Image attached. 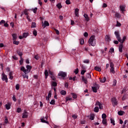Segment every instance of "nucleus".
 I'll return each instance as SVG.
<instances>
[{
    "mask_svg": "<svg viewBox=\"0 0 128 128\" xmlns=\"http://www.w3.org/2000/svg\"><path fill=\"white\" fill-rule=\"evenodd\" d=\"M94 36H91L88 40V44L90 46H96V41L94 40Z\"/></svg>",
    "mask_w": 128,
    "mask_h": 128,
    "instance_id": "1",
    "label": "nucleus"
},
{
    "mask_svg": "<svg viewBox=\"0 0 128 128\" xmlns=\"http://www.w3.org/2000/svg\"><path fill=\"white\" fill-rule=\"evenodd\" d=\"M114 34L118 42H122V38H120V32L118 31H116L114 32Z\"/></svg>",
    "mask_w": 128,
    "mask_h": 128,
    "instance_id": "2",
    "label": "nucleus"
},
{
    "mask_svg": "<svg viewBox=\"0 0 128 128\" xmlns=\"http://www.w3.org/2000/svg\"><path fill=\"white\" fill-rule=\"evenodd\" d=\"M58 76H61L62 78V80H64V78H66V73L64 72H60L58 74Z\"/></svg>",
    "mask_w": 128,
    "mask_h": 128,
    "instance_id": "3",
    "label": "nucleus"
},
{
    "mask_svg": "<svg viewBox=\"0 0 128 128\" xmlns=\"http://www.w3.org/2000/svg\"><path fill=\"white\" fill-rule=\"evenodd\" d=\"M98 88H100V85L96 84L95 86L92 87V92H98Z\"/></svg>",
    "mask_w": 128,
    "mask_h": 128,
    "instance_id": "4",
    "label": "nucleus"
},
{
    "mask_svg": "<svg viewBox=\"0 0 128 128\" xmlns=\"http://www.w3.org/2000/svg\"><path fill=\"white\" fill-rule=\"evenodd\" d=\"M95 106H99V108L100 110H103L104 106H102V103L98 101H96V104H95Z\"/></svg>",
    "mask_w": 128,
    "mask_h": 128,
    "instance_id": "5",
    "label": "nucleus"
},
{
    "mask_svg": "<svg viewBox=\"0 0 128 128\" xmlns=\"http://www.w3.org/2000/svg\"><path fill=\"white\" fill-rule=\"evenodd\" d=\"M2 76V80L3 81L5 80L6 82H8V76L6 75V74H4V73H3Z\"/></svg>",
    "mask_w": 128,
    "mask_h": 128,
    "instance_id": "6",
    "label": "nucleus"
},
{
    "mask_svg": "<svg viewBox=\"0 0 128 128\" xmlns=\"http://www.w3.org/2000/svg\"><path fill=\"white\" fill-rule=\"evenodd\" d=\"M122 43H120L118 47V50L120 52H122V48H124V46L122 45Z\"/></svg>",
    "mask_w": 128,
    "mask_h": 128,
    "instance_id": "7",
    "label": "nucleus"
},
{
    "mask_svg": "<svg viewBox=\"0 0 128 128\" xmlns=\"http://www.w3.org/2000/svg\"><path fill=\"white\" fill-rule=\"evenodd\" d=\"M120 10L122 12H126V6L122 5L120 6Z\"/></svg>",
    "mask_w": 128,
    "mask_h": 128,
    "instance_id": "8",
    "label": "nucleus"
},
{
    "mask_svg": "<svg viewBox=\"0 0 128 128\" xmlns=\"http://www.w3.org/2000/svg\"><path fill=\"white\" fill-rule=\"evenodd\" d=\"M28 116V112L24 111V112L22 113V118H26Z\"/></svg>",
    "mask_w": 128,
    "mask_h": 128,
    "instance_id": "9",
    "label": "nucleus"
},
{
    "mask_svg": "<svg viewBox=\"0 0 128 128\" xmlns=\"http://www.w3.org/2000/svg\"><path fill=\"white\" fill-rule=\"evenodd\" d=\"M50 26V24L48 21H44V24H42V26H44V28H46V26Z\"/></svg>",
    "mask_w": 128,
    "mask_h": 128,
    "instance_id": "10",
    "label": "nucleus"
},
{
    "mask_svg": "<svg viewBox=\"0 0 128 128\" xmlns=\"http://www.w3.org/2000/svg\"><path fill=\"white\" fill-rule=\"evenodd\" d=\"M84 16L86 18V22L90 21V17H88V14H84Z\"/></svg>",
    "mask_w": 128,
    "mask_h": 128,
    "instance_id": "11",
    "label": "nucleus"
},
{
    "mask_svg": "<svg viewBox=\"0 0 128 128\" xmlns=\"http://www.w3.org/2000/svg\"><path fill=\"white\" fill-rule=\"evenodd\" d=\"M20 70H22V72H24V74H26V72H28V70L26 69L24 66H22L20 68Z\"/></svg>",
    "mask_w": 128,
    "mask_h": 128,
    "instance_id": "12",
    "label": "nucleus"
},
{
    "mask_svg": "<svg viewBox=\"0 0 128 128\" xmlns=\"http://www.w3.org/2000/svg\"><path fill=\"white\" fill-rule=\"evenodd\" d=\"M105 40L106 42H110V36L106 35L105 36Z\"/></svg>",
    "mask_w": 128,
    "mask_h": 128,
    "instance_id": "13",
    "label": "nucleus"
},
{
    "mask_svg": "<svg viewBox=\"0 0 128 128\" xmlns=\"http://www.w3.org/2000/svg\"><path fill=\"white\" fill-rule=\"evenodd\" d=\"M82 82H84V83L86 84H88V80H86V78H84V76H82Z\"/></svg>",
    "mask_w": 128,
    "mask_h": 128,
    "instance_id": "14",
    "label": "nucleus"
},
{
    "mask_svg": "<svg viewBox=\"0 0 128 128\" xmlns=\"http://www.w3.org/2000/svg\"><path fill=\"white\" fill-rule=\"evenodd\" d=\"M12 36L13 38V40H16L18 38V36L16 34H12Z\"/></svg>",
    "mask_w": 128,
    "mask_h": 128,
    "instance_id": "15",
    "label": "nucleus"
},
{
    "mask_svg": "<svg viewBox=\"0 0 128 128\" xmlns=\"http://www.w3.org/2000/svg\"><path fill=\"white\" fill-rule=\"evenodd\" d=\"M124 114H126V112H124V111H122V110L118 111V116H124Z\"/></svg>",
    "mask_w": 128,
    "mask_h": 128,
    "instance_id": "16",
    "label": "nucleus"
},
{
    "mask_svg": "<svg viewBox=\"0 0 128 128\" xmlns=\"http://www.w3.org/2000/svg\"><path fill=\"white\" fill-rule=\"evenodd\" d=\"M99 80L100 82L104 83V82H106V77H104L103 78H102V79L100 78H99Z\"/></svg>",
    "mask_w": 128,
    "mask_h": 128,
    "instance_id": "17",
    "label": "nucleus"
},
{
    "mask_svg": "<svg viewBox=\"0 0 128 128\" xmlns=\"http://www.w3.org/2000/svg\"><path fill=\"white\" fill-rule=\"evenodd\" d=\"M11 106L12 105H10V103H8V104H6L5 105L6 110H10Z\"/></svg>",
    "mask_w": 128,
    "mask_h": 128,
    "instance_id": "18",
    "label": "nucleus"
},
{
    "mask_svg": "<svg viewBox=\"0 0 128 128\" xmlns=\"http://www.w3.org/2000/svg\"><path fill=\"white\" fill-rule=\"evenodd\" d=\"M16 53L18 54V56H20V58H22V54H23L22 52H20V50H17Z\"/></svg>",
    "mask_w": 128,
    "mask_h": 128,
    "instance_id": "19",
    "label": "nucleus"
},
{
    "mask_svg": "<svg viewBox=\"0 0 128 128\" xmlns=\"http://www.w3.org/2000/svg\"><path fill=\"white\" fill-rule=\"evenodd\" d=\"M112 100L115 106H116V104H118V102H116V98H113Z\"/></svg>",
    "mask_w": 128,
    "mask_h": 128,
    "instance_id": "20",
    "label": "nucleus"
},
{
    "mask_svg": "<svg viewBox=\"0 0 128 128\" xmlns=\"http://www.w3.org/2000/svg\"><path fill=\"white\" fill-rule=\"evenodd\" d=\"M80 11V10L78 8L75 9V16H78V12Z\"/></svg>",
    "mask_w": 128,
    "mask_h": 128,
    "instance_id": "21",
    "label": "nucleus"
},
{
    "mask_svg": "<svg viewBox=\"0 0 128 128\" xmlns=\"http://www.w3.org/2000/svg\"><path fill=\"white\" fill-rule=\"evenodd\" d=\"M128 96L126 94H124L122 98V100H126L128 98Z\"/></svg>",
    "mask_w": 128,
    "mask_h": 128,
    "instance_id": "22",
    "label": "nucleus"
},
{
    "mask_svg": "<svg viewBox=\"0 0 128 128\" xmlns=\"http://www.w3.org/2000/svg\"><path fill=\"white\" fill-rule=\"evenodd\" d=\"M60 94H62V96H66V92L64 90H62L60 91Z\"/></svg>",
    "mask_w": 128,
    "mask_h": 128,
    "instance_id": "23",
    "label": "nucleus"
},
{
    "mask_svg": "<svg viewBox=\"0 0 128 128\" xmlns=\"http://www.w3.org/2000/svg\"><path fill=\"white\" fill-rule=\"evenodd\" d=\"M94 70H96L97 72H102V69H100V68L97 66H95Z\"/></svg>",
    "mask_w": 128,
    "mask_h": 128,
    "instance_id": "24",
    "label": "nucleus"
},
{
    "mask_svg": "<svg viewBox=\"0 0 128 128\" xmlns=\"http://www.w3.org/2000/svg\"><path fill=\"white\" fill-rule=\"evenodd\" d=\"M99 110H100V108H98V106H96L94 108V112H98Z\"/></svg>",
    "mask_w": 128,
    "mask_h": 128,
    "instance_id": "25",
    "label": "nucleus"
},
{
    "mask_svg": "<svg viewBox=\"0 0 128 128\" xmlns=\"http://www.w3.org/2000/svg\"><path fill=\"white\" fill-rule=\"evenodd\" d=\"M40 120L42 122H44L45 124H48V122L45 120L44 118H41Z\"/></svg>",
    "mask_w": 128,
    "mask_h": 128,
    "instance_id": "26",
    "label": "nucleus"
},
{
    "mask_svg": "<svg viewBox=\"0 0 128 128\" xmlns=\"http://www.w3.org/2000/svg\"><path fill=\"white\" fill-rule=\"evenodd\" d=\"M44 74H45V78H48V70H45Z\"/></svg>",
    "mask_w": 128,
    "mask_h": 128,
    "instance_id": "27",
    "label": "nucleus"
},
{
    "mask_svg": "<svg viewBox=\"0 0 128 128\" xmlns=\"http://www.w3.org/2000/svg\"><path fill=\"white\" fill-rule=\"evenodd\" d=\"M31 28H36V24L34 22H32Z\"/></svg>",
    "mask_w": 128,
    "mask_h": 128,
    "instance_id": "28",
    "label": "nucleus"
},
{
    "mask_svg": "<svg viewBox=\"0 0 128 128\" xmlns=\"http://www.w3.org/2000/svg\"><path fill=\"white\" fill-rule=\"evenodd\" d=\"M56 6H57V8H58L59 10H60V8H62V4L60 3H58V4H56Z\"/></svg>",
    "mask_w": 128,
    "mask_h": 128,
    "instance_id": "29",
    "label": "nucleus"
},
{
    "mask_svg": "<svg viewBox=\"0 0 128 128\" xmlns=\"http://www.w3.org/2000/svg\"><path fill=\"white\" fill-rule=\"evenodd\" d=\"M13 44H16V46H18L20 44V42L16 41V40H14Z\"/></svg>",
    "mask_w": 128,
    "mask_h": 128,
    "instance_id": "30",
    "label": "nucleus"
},
{
    "mask_svg": "<svg viewBox=\"0 0 128 128\" xmlns=\"http://www.w3.org/2000/svg\"><path fill=\"white\" fill-rule=\"evenodd\" d=\"M86 78H92V76L90 75V73H88L86 74Z\"/></svg>",
    "mask_w": 128,
    "mask_h": 128,
    "instance_id": "31",
    "label": "nucleus"
},
{
    "mask_svg": "<svg viewBox=\"0 0 128 128\" xmlns=\"http://www.w3.org/2000/svg\"><path fill=\"white\" fill-rule=\"evenodd\" d=\"M71 96H72L73 98H78L76 94L74 93H71Z\"/></svg>",
    "mask_w": 128,
    "mask_h": 128,
    "instance_id": "32",
    "label": "nucleus"
},
{
    "mask_svg": "<svg viewBox=\"0 0 128 128\" xmlns=\"http://www.w3.org/2000/svg\"><path fill=\"white\" fill-rule=\"evenodd\" d=\"M126 40V36H124L123 37L122 40V42H120V44H123L124 42V41Z\"/></svg>",
    "mask_w": 128,
    "mask_h": 128,
    "instance_id": "33",
    "label": "nucleus"
},
{
    "mask_svg": "<svg viewBox=\"0 0 128 128\" xmlns=\"http://www.w3.org/2000/svg\"><path fill=\"white\" fill-rule=\"evenodd\" d=\"M28 36V32H24L22 34L23 38H26Z\"/></svg>",
    "mask_w": 128,
    "mask_h": 128,
    "instance_id": "34",
    "label": "nucleus"
},
{
    "mask_svg": "<svg viewBox=\"0 0 128 128\" xmlns=\"http://www.w3.org/2000/svg\"><path fill=\"white\" fill-rule=\"evenodd\" d=\"M80 44H84V38H80Z\"/></svg>",
    "mask_w": 128,
    "mask_h": 128,
    "instance_id": "35",
    "label": "nucleus"
},
{
    "mask_svg": "<svg viewBox=\"0 0 128 128\" xmlns=\"http://www.w3.org/2000/svg\"><path fill=\"white\" fill-rule=\"evenodd\" d=\"M110 72L112 74H116V72L114 71V68H110Z\"/></svg>",
    "mask_w": 128,
    "mask_h": 128,
    "instance_id": "36",
    "label": "nucleus"
},
{
    "mask_svg": "<svg viewBox=\"0 0 128 128\" xmlns=\"http://www.w3.org/2000/svg\"><path fill=\"white\" fill-rule=\"evenodd\" d=\"M28 10L27 9H25L24 10V14L25 16H28Z\"/></svg>",
    "mask_w": 128,
    "mask_h": 128,
    "instance_id": "37",
    "label": "nucleus"
},
{
    "mask_svg": "<svg viewBox=\"0 0 128 128\" xmlns=\"http://www.w3.org/2000/svg\"><path fill=\"white\" fill-rule=\"evenodd\" d=\"M102 120H106V114H102Z\"/></svg>",
    "mask_w": 128,
    "mask_h": 128,
    "instance_id": "38",
    "label": "nucleus"
},
{
    "mask_svg": "<svg viewBox=\"0 0 128 128\" xmlns=\"http://www.w3.org/2000/svg\"><path fill=\"white\" fill-rule=\"evenodd\" d=\"M50 104L52 105L56 104V100H52L50 102Z\"/></svg>",
    "mask_w": 128,
    "mask_h": 128,
    "instance_id": "39",
    "label": "nucleus"
},
{
    "mask_svg": "<svg viewBox=\"0 0 128 128\" xmlns=\"http://www.w3.org/2000/svg\"><path fill=\"white\" fill-rule=\"evenodd\" d=\"M22 76H23V78H27V80H28V75H26V74H22Z\"/></svg>",
    "mask_w": 128,
    "mask_h": 128,
    "instance_id": "40",
    "label": "nucleus"
},
{
    "mask_svg": "<svg viewBox=\"0 0 128 128\" xmlns=\"http://www.w3.org/2000/svg\"><path fill=\"white\" fill-rule=\"evenodd\" d=\"M52 86H58V83H56V82H52Z\"/></svg>",
    "mask_w": 128,
    "mask_h": 128,
    "instance_id": "41",
    "label": "nucleus"
},
{
    "mask_svg": "<svg viewBox=\"0 0 128 128\" xmlns=\"http://www.w3.org/2000/svg\"><path fill=\"white\" fill-rule=\"evenodd\" d=\"M110 122L111 124H112L114 126L116 125V124L114 123V120L112 118H110Z\"/></svg>",
    "mask_w": 128,
    "mask_h": 128,
    "instance_id": "42",
    "label": "nucleus"
},
{
    "mask_svg": "<svg viewBox=\"0 0 128 128\" xmlns=\"http://www.w3.org/2000/svg\"><path fill=\"white\" fill-rule=\"evenodd\" d=\"M33 34L34 36H38V32L36 31V30H34L33 31Z\"/></svg>",
    "mask_w": 128,
    "mask_h": 128,
    "instance_id": "43",
    "label": "nucleus"
},
{
    "mask_svg": "<svg viewBox=\"0 0 128 128\" xmlns=\"http://www.w3.org/2000/svg\"><path fill=\"white\" fill-rule=\"evenodd\" d=\"M26 68L28 70H32V66H30L27 65V66H26Z\"/></svg>",
    "mask_w": 128,
    "mask_h": 128,
    "instance_id": "44",
    "label": "nucleus"
},
{
    "mask_svg": "<svg viewBox=\"0 0 128 128\" xmlns=\"http://www.w3.org/2000/svg\"><path fill=\"white\" fill-rule=\"evenodd\" d=\"M16 89L17 90H20V84H16Z\"/></svg>",
    "mask_w": 128,
    "mask_h": 128,
    "instance_id": "45",
    "label": "nucleus"
},
{
    "mask_svg": "<svg viewBox=\"0 0 128 128\" xmlns=\"http://www.w3.org/2000/svg\"><path fill=\"white\" fill-rule=\"evenodd\" d=\"M24 62V58H20V64H22Z\"/></svg>",
    "mask_w": 128,
    "mask_h": 128,
    "instance_id": "46",
    "label": "nucleus"
},
{
    "mask_svg": "<svg viewBox=\"0 0 128 128\" xmlns=\"http://www.w3.org/2000/svg\"><path fill=\"white\" fill-rule=\"evenodd\" d=\"M109 52H111L112 54V52H114V49L113 48H110Z\"/></svg>",
    "mask_w": 128,
    "mask_h": 128,
    "instance_id": "47",
    "label": "nucleus"
},
{
    "mask_svg": "<svg viewBox=\"0 0 128 128\" xmlns=\"http://www.w3.org/2000/svg\"><path fill=\"white\" fill-rule=\"evenodd\" d=\"M90 120H94V114L90 116Z\"/></svg>",
    "mask_w": 128,
    "mask_h": 128,
    "instance_id": "48",
    "label": "nucleus"
},
{
    "mask_svg": "<svg viewBox=\"0 0 128 128\" xmlns=\"http://www.w3.org/2000/svg\"><path fill=\"white\" fill-rule=\"evenodd\" d=\"M34 58L35 60H38L40 59V56H38V55H36L34 56Z\"/></svg>",
    "mask_w": 128,
    "mask_h": 128,
    "instance_id": "49",
    "label": "nucleus"
},
{
    "mask_svg": "<svg viewBox=\"0 0 128 128\" xmlns=\"http://www.w3.org/2000/svg\"><path fill=\"white\" fill-rule=\"evenodd\" d=\"M102 122L103 124H106V120L102 119Z\"/></svg>",
    "mask_w": 128,
    "mask_h": 128,
    "instance_id": "50",
    "label": "nucleus"
},
{
    "mask_svg": "<svg viewBox=\"0 0 128 128\" xmlns=\"http://www.w3.org/2000/svg\"><path fill=\"white\" fill-rule=\"evenodd\" d=\"M114 63L112 62H110V68H114Z\"/></svg>",
    "mask_w": 128,
    "mask_h": 128,
    "instance_id": "51",
    "label": "nucleus"
},
{
    "mask_svg": "<svg viewBox=\"0 0 128 128\" xmlns=\"http://www.w3.org/2000/svg\"><path fill=\"white\" fill-rule=\"evenodd\" d=\"M72 100V98H70V97H66V102H68V100Z\"/></svg>",
    "mask_w": 128,
    "mask_h": 128,
    "instance_id": "52",
    "label": "nucleus"
},
{
    "mask_svg": "<svg viewBox=\"0 0 128 128\" xmlns=\"http://www.w3.org/2000/svg\"><path fill=\"white\" fill-rule=\"evenodd\" d=\"M84 64H90V60H84Z\"/></svg>",
    "mask_w": 128,
    "mask_h": 128,
    "instance_id": "53",
    "label": "nucleus"
},
{
    "mask_svg": "<svg viewBox=\"0 0 128 128\" xmlns=\"http://www.w3.org/2000/svg\"><path fill=\"white\" fill-rule=\"evenodd\" d=\"M115 16H116V18H118L120 17V14H118V12L116 13Z\"/></svg>",
    "mask_w": 128,
    "mask_h": 128,
    "instance_id": "54",
    "label": "nucleus"
},
{
    "mask_svg": "<svg viewBox=\"0 0 128 128\" xmlns=\"http://www.w3.org/2000/svg\"><path fill=\"white\" fill-rule=\"evenodd\" d=\"M74 72L76 74H78V68H76L74 70Z\"/></svg>",
    "mask_w": 128,
    "mask_h": 128,
    "instance_id": "55",
    "label": "nucleus"
},
{
    "mask_svg": "<svg viewBox=\"0 0 128 128\" xmlns=\"http://www.w3.org/2000/svg\"><path fill=\"white\" fill-rule=\"evenodd\" d=\"M84 36L85 38H88V34L87 32H85L84 34Z\"/></svg>",
    "mask_w": 128,
    "mask_h": 128,
    "instance_id": "56",
    "label": "nucleus"
},
{
    "mask_svg": "<svg viewBox=\"0 0 128 128\" xmlns=\"http://www.w3.org/2000/svg\"><path fill=\"white\" fill-rule=\"evenodd\" d=\"M66 4H70V0H66Z\"/></svg>",
    "mask_w": 128,
    "mask_h": 128,
    "instance_id": "57",
    "label": "nucleus"
},
{
    "mask_svg": "<svg viewBox=\"0 0 128 128\" xmlns=\"http://www.w3.org/2000/svg\"><path fill=\"white\" fill-rule=\"evenodd\" d=\"M12 98L14 102L16 101V96L14 95L12 97Z\"/></svg>",
    "mask_w": 128,
    "mask_h": 128,
    "instance_id": "58",
    "label": "nucleus"
},
{
    "mask_svg": "<svg viewBox=\"0 0 128 128\" xmlns=\"http://www.w3.org/2000/svg\"><path fill=\"white\" fill-rule=\"evenodd\" d=\"M86 70H82L81 71V74H82V76H84V73H86Z\"/></svg>",
    "mask_w": 128,
    "mask_h": 128,
    "instance_id": "59",
    "label": "nucleus"
},
{
    "mask_svg": "<svg viewBox=\"0 0 128 128\" xmlns=\"http://www.w3.org/2000/svg\"><path fill=\"white\" fill-rule=\"evenodd\" d=\"M49 74H50V76L51 77V76H54V73H52V72L50 70L49 71Z\"/></svg>",
    "mask_w": 128,
    "mask_h": 128,
    "instance_id": "60",
    "label": "nucleus"
},
{
    "mask_svg": "<svg viewBox=\"0 0 128 128\" xmlns=\"http://www.w3.org/2000/svg\"><path fill=\"white\" fill-rule=\"evenodd\" d=\"M36 10H38V8H35L34 9H33V12H34V14H36Z\"/></svg>",
    "mask_w": 128,
    "mask_h": 128,
    "instance_id": "61",
    "label": "nucleus"
},
{
    "mask_svg": "<svg viewBox=\"0 0 128 128\" xmlns=\"http://www.w3.org/2000/svg\"><path fill=\"white\" fill-rule=\"evenodd\" d=\"M22 112V108H17V112L20 113Z\"/></svg>",
    "mask_w": 128,
    "mask_h": 128,
    "instance_id": "62",
    "label": "nucleus"
},
{
    "mask_svg": "<svg viewBox=\"0 0 128 128\" xmlns=\"http://www.w3.org/2000/svg\"><path fill=\"white\" fill-rule=\"evenodd\" d=\"M48 97L52 98V92L50 91L49 92L48 94Z\"/></svg>",
    "mask_w": 128,
    "mask_h": 128,
    "instance_id": "63",
    "label": "nucleus"
},
{
    "mask_svg": "<svg viewBox=\"0 0 128 128\" xmlns=\"http://www.w3.org/2000/svg\"><path fill=\"white\" fill-rule=\"evenodd\" d=\"M54 30L56 32V34H60V31H58V30L56 29H54Z\"/></svg>",
    "mask_w": 128,
    "mask_h": 128,
    "instance_id": "64",
    "label": "nucleus"
}]
</instances>
